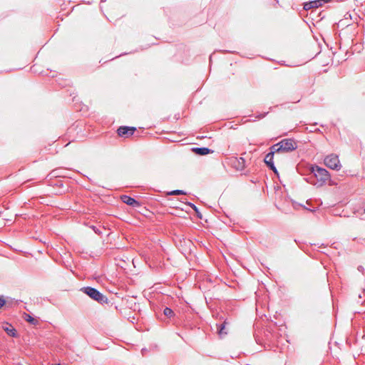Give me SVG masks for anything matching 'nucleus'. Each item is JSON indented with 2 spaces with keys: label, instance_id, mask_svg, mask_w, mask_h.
<instances>
[{
  "label": "nucleus",
  "instance_id": "obj_7",
  "mask_svg": "<svg viewBox=\"0 0 365 365\" xmlns=\"http://www.w3.org/2000/svg\"><path fill=\"white\" fill-rule=\"evenodd\" d=\"M136 128L131 126H120L117 130V133L120 137L128 138L134 134Z\"/></svg>",
  "mask_w": 365,
  "mask_h": 365
},
{
  "label": "nucleus",
  "instance_id": "obj_25",
  "mask_svg": "<svg viewBox=\"0 0 365 365\" xmlns=\"http://www.w3.org/2000/svg\"><path fill=\"white\" fill-rule=\"evenodd\" d=\"M145 352V350L144 349H142V352Z\"/></svg>",
  "mask_w": 365,
  "mask_h": 365
},
{
  "label": "nucleus",
  "instance_id": "obj_21",
  "mask_svg": "<svg viewBox=\"0 0 365 365\" xmlns=\"http://www.w3.org/2000/svg\"><path fill=\"white\" fill-rule=\"evenodd\" d=\"M357 269H358L359 272H361L362 274L365 273V268L363 266H361V265H359L357 267Z\"/></svg>",
  "mask_w": 365,
  "mask_h": 365
},
{
  "label": "nucleus",
  "instance_id": "obj_6",
  "mask_svg": "<svg viewBox=\"0 0 365 365\" xmlns=\"http://www.w3.org/2000/svg\"><path fill=\"white\" fill-rule=\"evenodd\" d=\"M231 165L237 170L242 171L245 168L246 161L242 157H232L230 158Z\"/></svg>",
  "mask_w": 365,
  "mask_h": 365
},
{
  "label": "nucleus",
  "instance_id": "obj_18",
  "mask_svg": "<svg viewBox=\"0 0 365 365\" xmlns=\"http://www.w3.org/2000/svg\"><path fill=\"white\" fill-rule=\"evenodd\" d=\"M6 304V301L5 299V297L4 295H0V309L4 307Z\"/></svg>",
  "mask_w": 365,
  "mask_h": 365
},
{
  "label": "nucleus",
  "instance_id": "obj_1",
  "mask_svg": "<svg viewBox=\"0 0 365 365\" xmlns=\"http://www.w3.org/2000/svg\"><path fill=\"white\" fill-rule=\"evenodd\" d=\"M309 171L305 180L313 185L321 187L330 180L329 173L317 165H310Z\"/></svg>",
  "mask_w": 365,
  "mask_h": 365
},
{
  "label": "nucleus",
  "instance_id": "obj_4",
  "mask_svg": "<svg viewBox=\"0 0 365 365\" xmlns=\"http://www.w3.org/2000/svg\"><path fill=\"white\" fill-rule=\"evenodd\" d=\"M324 162L326 166L332 170H339L341 167L339 157L335 154L327 155L324 158Z\"/></svg>",
  "mask_w": 365,
  "mask_h": 365
},
{
  "label": "nucleus",
  "instance_id": "obj_19",
  "mask_svg": "<svg viewBox=\"0 0 365 365\" xmlns=\"http://www.w3.org/2000/svg\"><path fill=\"white\" fill-rule=\"evenodd\" d=\"M91 228L95 232V233H96L98 235H101V230L98 227H96V226L92 225V226H91Z\"/></svg>",
  "mask_w": 365,
  "mask_h": 365
},
{
  "label": "nucleus",
  "instance_id": "obj_20",
  "mask_svg": "<svg viewBox=\"0 0 365 365\" xmlns=\"http://www.w3.org/2000/svg\"><path fill=\"white\" fill-rule=\"evenodd\" d=\"M268 114V112L260 113L256 116V118L262 119L264 118Z\"/></svg>",
  "mask_w": 365,
  "mask_h": 365
},
{
  "label": "nucleus",
  "instance_id": "obj_15",
  "mask_svg": "<svg viewBox=\"0 0 365 365\" xmlns=\"http://www.w3.org/2000/svg\"><path fill=\"white\" fill-rule=\"evenodd\" d=\"M187 205L193 210V211L195 212L196 215L198 218H200V219L202 218V215L201 212H200L199 209L195 204H193L192 202H187Z\"/></svg>",
  "mask_w": 365,
  "mask_h": 365
},
{
  "label": "nucleus",
  "instance_id": "obj_13",
  "mask_svg": "<svg viewBox=\"0 0 365 365\" xmlns=\"http://www.w3.org/2000/svg\"><path fill=\"white\" fill-rule=\"evenodd\" d=\"M24 319L27 322H29V323H30L31 324H33V325H36L38 323V321L36 319H34L31 315H29V314H26V313H24Z\"/></svg>",
  "mask_w": 365,
  "mask_h": 365
},
{
  "label": "nucleus",
  "instance_id": "obj_11",
  "mask_svg": "<svg viewBox=\"0 0 365 365\" xmlns=\"http://www.w3.org/2000/svg\"><path fill=\"white\" fill-rule=\"evenodd\" d=\"M9 327H4L3 329L5 332L10 336L15 337L16 336V329L11 325L7 324Z\"/></svg>",
  "mask_w": 365,
  "mask_h": 365
},
{
  "label": "nucleus",
  "instance_id": "obj_24",
  "mask_svg": "<svg viewBox=\"0 0 365 365\" xmlns=\"http://www.w3.org/2000/svg\"><path fill=\"white\" fill-rule=\"evenodd\" d=\"M106 0H101V3H103V2H106Z\"/></svg>",
  "mask_w": 365,
  "mask_h": 365
},
{
  "label": "nucleus",
  "instance_id": "obj_12",
  "mask_svg": "<svg viewBox=\"0 0 365 365\" xmlns=\"http://www.w3.org/2000/svg\"><path fill=\"white\" fill-rule=\"evenodd\" d=\"M226 324H227V322L226 321H224L222 323H221L220 324H217V331H218L220 335L226 334H227V332L225 331Z\"/></svg>",
  "mask_w": 365,
  "mask_h": 365
},
{
  "label": "nucleus",
  "instance_id": "obj_17",
  "mask_svg": "<svg viewBox=\"0 0 365 365\" xmlns=\"http://www.w3.org/2000/svg\"><path fill=\"white\" fill-rule=\"evenodd\" d=\"M168 194L170 195H178L185 194V192H184L182 190H172L171 192H170Z\"/></svg>",
  "mask_w": 365,
  "mask_h": 365
},
{
  "label": "nucleus",
  "instance_id": "obj_23",
  "mask_svg": "<svg viewBox=\"0 0 365 365\" xmlns=\"http://www.w3.org/2000/svg\"><path fill=\"white\" fill-rule=\"evenodd\" d=\"M362 294H364V290L362 292L361 294H359V298H362Z\"/></svg>",
  "mask_w": 365,
  "mask_h": 365
},
{
  "label": "nucleus",
  "instance_id": "obj_9",
  "mask_svg": "<svg viewBox=\"0 0 365 365\" xmlns=\"http://www.w3.org/2000/svg\"><path fill=\"white\" fill-rule=\"evenodd\" d=\"M330 0H314V1H311L309 2H306L304 4V9L307 11L312 8H318V7L322 6L323 3H327Z\"/></svg>",
  "mask_w": 365,
  "mask_h": 365
},
{
  "label": "nucleus",
  "instance_id": "obj_28",
  "mask_svg": "<svg viewBox=\"0 0 365 365\" xmlns=\"http://www.w3.org/2000/svg\"><path fill=\"white\" fill-rule=\"evenodd\" d=\"M54 365H61V364H54Z\"/></svg>",
  "mask_w": 365,
  "mask_h": 365
},
{
  "label": "nucleus",
  "instance_id": "obj_27",
  "mask_svg": "<svg viewBox=\"0 0 365 365\" xmlns=\"http://www.w3.org/2000/svg\"><path fill=\"white\" fill-rule=\"evenodd\" d=\"M361 240L365 242V237L364 239H362Z\"/></svg>",
  "mask_w": 365,
  "mask_h": 365
},
{
  "label": "nucleus",
  "instance_id": "obj_26",
  "mask_svg": "<svg viewBox=\"0 0 365 365\" xmlns=\"http://www.w3.org/2000/svg\"><path fill=\"white\" fill-rule=\"evenodd\" d=\"M145 352V350L144 349H142V352Z\"/></svg>",
  "mask_w": 365,
  "mask_h": 365
},
{
  "label": "nucleus",
  "instance_id": "obj_22",
  "mask_svg": "<svg viewBox=\"0 0 365 365\" xmlns=\"http://www.w3.org/2000/svg\"><path fill=\"white\" fill-rule=\"evenodd\" d=\"M304 209H306V210H308V208H307L305 206H303ZM309 211L311 212H314L315 210H311V209H309Z\"/></svg>",
  "mask_w": 365,
  "mask_h": 365
},
{
  "label": "nucleus",
  "instance_id": "obj_16",
  "mask_svg": "<svg viewBox=\"0 0 365 365\" xmlns=\"http://www.w3.org/2000/svg\"><path fill=\"white\" fill-rule=\"evenodd\" d=\"M356 215L357 217H359L361 220H365V209L364 208H359L356 212Z\"/></svg>",
  "mask_w": 365,
  "mask_h": 365
},
{
  "label": "nucleus",
  "instance_id": "obj_3",
  "mask_svg": "<svg viewBox=\"0 0 365 365\" xmlns=\"http://www.w3.org/2000/svg\"><path fill=\"white\" fill-rule=\"evenodd\" d=\"M81 292L88 295L93 300L96 301L101 304H107L108 299L106 296L100 292L97 289L92 287H83L81 288Z\"/></svg>",
  "mask_w": 365,
  "mask_h": 365
},
{
  "label": "nucleus",
  "instance_id": "obj_8",
  "mask_svg": "<svg viewBox=\"0 0 365 365\" xmlns=\"http://www.w3.org/2000/svg\"><path fill=\"white\" fill-rule=\"evenodd\" d=\"M120 199L123 203L133 207H140L141 206V203L139 201L129 195H123L120 197Z\"/></svg>",
  "mask_w": 365,
  "mask_h": 365
},
{
  "label": "nucleus",
  "instance_id": "obj_2",
  "mask_svg": "<svg viewBox=\"0 0 365 365\" xmlns=\"http://www.w3.org/2000/svg\"><path fill=\"white\" fill-rule=\"evenodd\" d=\"M272 147V150H274L277 153L283 152L288 153L295 150L297 148V144L294 140L287 138L282 140L279 143L273 145Z\"/></svg>",
  "mask_w": 365,
  "mask_h": 365
},
{
  "label": "nucleus",
  "instance_id": "obj_10",
  "mask_svg": "<svg viewBox=\"0 0 365 365\" xmlns=\"http://www.w3.org/2000/svg\"><path fill=\"white\" fill-rule=\"evenodd\" d=\"M192 151L195 154L198 155H208L210 153H214L213 150L210 149V148H208L207 147H200V148L194 147V148H192Z\"/></svg>",
  "mask_w": 365,
  "mask_h": 365
},
{
  "label": "nucleus",
  "instance_id": "obj_5",
  "mask_svg": "<svg viewBox=\"0 0 365 365\" xmlns=\"http://www.w3.org/2000/svg\"><path fill=\"white\" fill-rule=\"evenodd\" d=\"M277 153L274 150H272V147L270 148V151L266 155L264 161L268 168L274 172V173L279 177V172L274 163V155Z\"/></svg>",
  "mask_w": 365,
  "mask_h": 365
},
{
  "label": "nucleus",
  "instance_id": "obj_14",
  "mask_svg": "<svg viewBox=\"0 0 365 365\" xmlns=\"http://www.w3.org/2000/svg\"><path fill=\"white\" fill-rule=\"evenodd\" d=\"M163 314L168 318L170 319L175 316V313L170 307H165L163 309Z\"/></svg>",
  "mask_w": 365,
  "mask_h": 365
}]
</instances>
